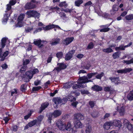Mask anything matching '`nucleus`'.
<instances>
[{
    "label": "nucleus",
    "instance_id": "nucleus-1",
    "mask_svg": "<svg viewBox=\"0 0 133 133\" xmlns=\"http://www.w3.org/2000/svg\"><path fill=\"white\" fill-rule=\"evenodd\" d=\"M97 74L98 72H97L90 73L87 74V77L85 76H84L82 77H79L78 79V81H82L78 82V83L79 84H82L92 82V81L91 80L89 79H90L93 76H94Z\"/></svg>",
    "mask_w": 133,
    "mask_h": 133
},
{
    "label": "nucleus",
    "instance_id": "nucleus-2",
    "mask_svg": "<svg viewBox=\"0 0 133 133\" xmlns=\"http://www.w3.org/2000/svg\"><path fill=\"white\" fill-rule=\"evenodd\" d=\"M68 5V4L66 3V1L61 2L58 5L60 7H63L65 8V9L61 8V11H63L66 13H69L70 14V15L71 16L75 14L76 12L74 9L72 8L69 9L68 8H66Z\"/></svg>",
    "mask_w": 133,
    "mask_h": 133
},
{
    "label": "nucleus",
    "instance_id": "nucleus-3",
    "mask_svg": "<svg viewBox=\"0 0 133 133\" xmlns=\"http://www.w3.org/2000/svg\"><path fill=\"white\" fill-rule=\"evenodd\" d=\"M38 3V2L37 1L31 0L30 2L26 4L24 7V9L25 10H29L36 8Z\"/></svg>",
    "mask_w": 133,
    "mask_h": 133
},
{
    "label": "nucleus",
    "instance_id": "nucleus-4",
    "mask_svg": "<svg viewBox=\"0 0 133 133\" xmlns=\"http://www.w3.org/2000/svg\"><path fill=\"white\" fill-rule=\"evenodd\" d=\"M26 14L28 16V18L32 17L37 18H39L40 15L39 13L34 10L28 11L26 12Z\"/></svg>",
    "mask_w": 133,
    "mask_h": 133
},
{
    "label": "nucleus",
    "instance_id": "nucleus-5",
    "mask_svg": "<svg viewBox=\"0 0 133 133\" xmlns=\"http://www.w3.org/2000/svg\"><path fill=\"white\" fill-rule=\"evenodd\" d=\"M33 75L31 71H28L25 72V74L22 76V79L25 82H28L33 77Z\"/></svg>",
    "mask_w": 133,
    "mask_h": 133
},
{
    "label": "nucleus",
    "instance_id": "nucleus-6",
    "mask_svg": "<svg viewBox=\"0 0 133 133\" xmlns=\"http://www.w3.org/2000/svg\"><path fill=\"white\" fill-rule=\"evenodd\" d=\"M124 125L125 127L129 130L133 131V125L131 124L127 119H125L123 122Z\"/></svg>",
    "mask_w": 133,
    "mask_h": 133
},
{
    "label": "nucleus",
    "instance_id": "nucleus-7",
    "mask_svg": "<svg viewBox=\"0 0 133 133\" xmlns=\"http://www.w3.org/2000/svg\"><path fill=\"white\" fill-rule=\"evenodd\" d=\"M57 65H58V66L55 68L54 70H56L58 72H59L62 70L65 69L67 67L66 64L63 63H58Z\"/></svg>",
    "mask_w": 133,
    "mask_h": 133
},
{
    "label": "nucleus",
    "instance_id": "nucleus-8",
    "mask_svg": "<svg viewBox=\"0 0 133 133\" xmlns=\"http://www.w3.org/2000/svg\"><path fill=\"white\" fill-rule=\"evenodd\" d=\"M49 105V103L47 102L42 103L41 105V107L38 110V113L39 114L41 113L44 110L47 108Z\"/></svg>",
    "mask_w": 133,
    "mask_h": 133
},
{
    "label": "nucleus",
    "instance_id": "nucleus-9",
    "mask_svg": "<svg viewBox=\"0 0 133 133\" xmlns=\"http://www.w3.org/2000/svg\"><path fill=\"white\" fill-rule=\"evenodd\" d=\"M75 52V50H71L69 51L65 55V60L66 61H68L70 60L73 56V55Z\"/></svg>",
    "mask_w": 133,
    "mask_h": 133
},
{
    "label": "nucleus",
    "instance_id": "nucleus-10",
    "mask_svg": "<svg viewBox=\"0 0 133 133\" xmlns=\"http://www.w3.org/2000/svg\"><path fill=\"white\" fill-rule=\"evenodd\" d=\"M24 15L22 14H21L18 18V22L16 24L17 26H19L21 27L23 26L22 21L24 18Z\"/></svg>",
    "mask_w": 133,
    "mask_h": 133
},
{
    "label": "nucleus",
    "instance_id": "nucleus-11",
    "mask_svg": "<svg viewBox=\"0 0 133 133\" xmlns=\"http://www.w3.org/2000/svg\"><path fill=\"white\" fill-rule=\"evenodd\" d=\"M84 117L83 115L81 113H77L74 115V121H80L84 119Z\"/></svg>",
    "mask_w": 133,
    "mask_h": 133
},
{
    "label": "nucleus",
    "instance_id": "nucleus-12",
    "mask_svg": "<svg viewBox=\"0 0 133 133\" xmlns=\"http://www.w3.org/2000/svg\"><path fill=\"white\" fill-rule=\"evenodd\" d=\"M37 123V120L36 119L32 121L29 122L24 128V129L26 130L28 129L29 127H31L35 125Z\"/></svg>",
    "mask_w": 133,
    "mask_h": 133
},
{
    "label": "nucleus",
    "instance_id": "nucleus-13",
    "mask_svg": "<svg viewBox=\"0 0 133 133\" xmlns=\"http://www.w3.org/2000/svg\"><path fill=\"white\" fill-rule=\"evenodd\" d=\"M74 39L73 37H67L63 41V43L65 45H67L72 42Z\"/></svg>",
    "mask_w": 133,
    "mask_h": 133
},
{
    "label": "nucleus",
    "instance_id": "nucleus-14",
    "mask_svg": "<svg viewBox=\"0 0 133 133\" xmlns=\"http://www.w3.org/2000/svg\"><path fill=\"white\" fill-rule=\"evenodd\" d=\"M60 28L58 25H55L53 24L48 25L46 26L45 27H42L43 29L45 31H48L50 29H51L53 28Z\"/></svg>",
    "mask_w": 133,
    "mask_h": 133
},
{
    "label": "nucleus",
    "instance_id": "nucleus-15",
    "mask_svg": "<svg viewBox=\"0 0 133 133\" xmlns=\"http://www.w3.org/2000/svg\"><path fill=\"white\" fill-rule=\"evenodd\" d=\"M56 125L60 130H65V125L61 120L58 121L56 123Z\"/></svg>",
    "mask_w": 133,
    "mask_h": 133
},
{
    "label": "nucleus",
    "instance_id": "nucleus-16",
    "mask_svg": "<svg viewBox=\"0 0 133 133\" xmlns=\"http://www.w3.org/2000/svg\"><path fill=\"white\" fill-rule=\"evenodd\" d=\"M112 123V125H114L116 127H117L119 128H120L122 126V123L121 121L117 120H115L113 121H111Z\"/></svg>",
    "mask_w": 133,
    "mask_h": 133
},
{
    "label": "nucleus",
    "instance_id": "nucleus-17",
    "mask_svg": "<svg viewBox=\"0 0 133 133\" xmlns=\"http://www.w3.org/2000/svg\"><path fill=\"white\" fill-rule=\"evenodd\" d=\"M91 89L92 90L96 91H101L103 89L102 87L97 85H94Z\"/></svg>",
    "mask_w": 133,
    "mask_h": 133
},
{
    "label": "nucleus",
    "instance_id": "nucleus-18",
    "mask_svg": "<svg viewBox=\"0 0 133 133\" xmlns=\"http://www.w3.org/2000/svg\"><path fill=\"white\" fill-rule=\"evenodd\" d=\"M111 121L107 122L104 124L103 127L104 129L106 130H109L111 126H112Z\"/></svg>",
    "mask_w": 133,
    "mask_h": 133
},
{
    "label": "nucleus",
    "instance_id": "nucleus-19",
    "mask_svg": "<svg viewBox=\"0 0 133 133\" xmlns=\"http://www.w3.org/2000/svg\"><path fill=\"white\" fill-rule=\"evenodd\" d=\"M42 41L39 39H37L35 41H34V43L36 45L38 46L39 48H42L44 46V45L43 44H41Z\"/></svg>",
    "mask_w": 133,
    "mask_h": 133
},
{
    "label": "nucleus",
    "instance_id": "nucleus-20",
    "mask_svg": "<svg viewBox=\"0 0 133 133\" xmlns=\"http://www.w3.org/2000/svg\"><path fill=\"white\" fill-rule=\"evenodd\" d=\"M75 127L76 128H82V124L80 121H74Z\"/></svg>",
    "mask_w": 133,
    "mask_h": 133
},
{
    "label": "nucleus",
    "instance_id": "nucleus-21",
    "mask_svg": "<svg viewBox=\"0 0 133 133\" xmlns=\"http://www.w3.org/2000/svg\"><path fill=\"white\" fill-rule=\"evenodd\" d=\"M52 101L56 104H58L62 103L61 98L58 97L54 98L52 99Z\"/></svg>",
    "mask_w": 133,
    "mask_h": 133
},
{
    "label": "nucleus",
    "instance_id": "nucleus-22",
    "mask_svg": "<svg viewBox=\"0 0 133 133\" xmlns=\"http://www.w3.org/2000/svg\"><path fill=\"white\" fill-rule=\"evenodd\" d=\"M128 99L130 101L133 100V90L131 91L127 96Z\"/></svg>",
    "mask_w": 133,
    "mask_h": 133
},
{
    "label": "nucleus",
    "instance_id": "nucleus-23",
    "mask_svg": "<svg viewBox=\"0 0 133 133\" xmlns=\"http://www.w3.org/2000/svg\"><path fill=\"white\" fill-rule=\"evenodd\" d=\"M121 54V52L119 51H117L113 53L112 55L113 58L114 59L118 58L120 57Z\"/></svg>",
    "mask_w": 133,
    "mask_h": 133
},
{
    "label": "nucleus",
    "instance_id": "nucleus-24",
    "mask_svg": "<svg viewBox=\"0 0 133 133\" xmlns=\"http://www.w3.org/2000/svg\"><path fill=\"white\" fill-rule=\"evenodd\" d=\"M6 39L5 37L2 38L1 40V45H0V47H1L2 48H3L5 46L6 43Z\"/></svg>",
    "mask_w": 133,
    "mask_h": 133
},
{
    "label": "nucleus",
    "instance_id": "nucleus-25",
    "mask_svg": "<svg viewBox=\"0 0 133 133\" xmlns=\"http://www.w3.org/2000/svg\"><path fill=\"white\" fill-rule=\"evenodd\" d=\"M118 7L117 5H114L112 7V10L110 11V13L111 14H114L115 13V12L118 10Z\"/></svg>",
    "mask_w": 133,
    "mask_h": 133
},
{
    "label": "nucleus",
    "instance_id": "nucleus-26",
    "mask_svg": "<svg viewBox=\"0 0 133 133\" xmlns=\"http://www.w3.org/2000/svg\"><path fill=\"white\" fill-rule=\"evenodd\" d=\"M54 115V117H57L58 116L60 115L61 114V112L59 110H56L52 113Z\"/></svg>",
    "mask_w": 133,
    "mask_h": 133
},
{
    "label": "nucleus",
    "instance_id": "nucleus-27",
    "mask_svg": "<svg viewBox=\"0 0 133 133\" xmlns=\"http://www.w3.org/2000/svg\"><path fill=\"white\" fill-rule=\"evenodd\" d=\"M109 79H110L112 82H114L115 84H118L117 82L118 81V77H112L109 78Z\"/></svg>",
    "mask_w": 133,
    "mask_h": 133
},
{
    "label": "nucleus",
    "instance_id": "nucleus-28",
    "mask_svg": "<svg viewBox=\"0 0 133 133\" xmlns=\"http://www.w3.org/2000/svg\"><path fill=\"white\" fill-rule=\"evenodd\" d=\"M82 81H79V82H81ZM78 82H79V81L77 82L78 84H75L73 85L72 88L74 89H77L78 88H79L81 87H82V88L83 87V85H82V84H79L78 83Z\"/></svg>",
    "mask_w": 133,
    "mask_h": 133
},
{
    "label": "nucleus",
    "instance_id": "nucleus-29",
    "mask_svg": "<svg viewBox=\"0 0 133 133\" xmlns=\"http://www.w3.org/2000/svg\"><path fill=\"white\" fill-rule=\"evenodd\" d=\"M92 131L91 127L89 124L86 127L85 130L86 133H90Z\"/></svg>",
    "mask_w": 133,
    "mask_h": 133
},
{
    "label": "nucleus",
    "instance_id": "nucleus-30",
    "mask_svg": "<svg viewBox=\"0 0 133 133\" xmlns=\"http://www.w3.org/2000/svg\"><path fill=\"white\" fill-rule=\"evenodd\" d=\"M83 2V0H76L75 1V4L76 6H79Z\"/></svg>",
    "mask_w": 133,
    "mask_h": 133
},
{
    "label": "nucleus",
    "instance_id": "nucleus-31",
    "mask_svg": "<svg viewBox=\"0 0 133 133\" xmlns=\"http://www.w3.org/2000/svg\"><path fill=\"white\" fill-rule=\"evenodd\" d=\"M26 84H22L20 88V90L22 92H25L26 90V87L25 86Z\"/></svg>",
    "mask_w": 133,
    "mask_h": 133
},
{
    "label": "nucleus",
    "instance_id": "nucleus-32",
    "mask_svg": "<svg viewBox=\"0 0 133 133\" xmlns=\"http://www.w3.org/2000/svg\"><path fill=\"white\" fill-rule=\"evenodd\" d=\"M125 18L127 20L129 21L133 19V14H131L125 16Z\"/></svg>",
    "mask_w": 133,
    "mask_h": 133
},
{
    "label": "nucleus",
    "instance_id": "nucleus-33",
    "mask_svg": "<svg viewBox=\"0 0 133 133\" xmlns=\"http://www.w3.org/2000/svg\"><path fill=\"white\" fill-rule=\"evenodd\" d=\"M60 40L59 38H57L56 39H55V41L52 42L51 44L52 45H56L59 43Z\"/></svg>",
    "mask_w": 133,
    "mask_h": 133
},
{
    "label": "nucleus",
    "instance_id": "nucleus-34",
    "mask_svg": "<svg viewBox=\"0 0 133 133\" xmlns=\"http://www.w3.org/2000/svg\"><path fill=\"white\" fill-rule=\"evenodd\" d=\"M71 123L68 122L66 126L65 125V129L66 130L70 131L71 129Z\"/></svg>",
    "mask_w": 133,
    "mask_h": 133
},
{
    "label": "nucleus",
    "instance_id": "nucleus-35",
    "mask_svg": "<svg viewBox=\"0 0 133 133\" xmlns=\"http://www.w3.org/2000/svg\"><path fill=\"white\" fill-rule=\"evenodd\" d=\"M103 51L104 52L107 53H111L113 51V50L110 47L103 49Z\"/></svg>",
    "mask_w": 133,
    "mask_h": 133
},
{
    "label": "nucleus",
    "instance_id": "nucleus-36",
    "mask_svg": "<svg viewBox=\"0 0 133 133\" xmlns=\"http://www.w3.org/2000/svg\"><path fill=\"white\" fill-rule=\"evenodd\" d=\"M123 62L124 63H126L127 65L133 64V58H131L129 60H123Z\"/></svg>",
    "mask_w": 133,
    "mask_h": 133
},
{
    "label": "nucleus",
    "instance_id": "nucleus-37",
    "mask_svg": "<svg viewBox=\"0 0 133 133\" xmlns=\"http://www.w3.org/2000/svg\"><path fill=\"white\" fill-rule=\"evenodd\" d=\"M56 56L58 58L60 59L62 58L63 56V53L61 52H58L56 54Z\"/></svg>",
    "mask_w": 133,
    "mask_h": 133
},
{
    "label": "nucleus",
    "instance_id": "nucleus-38",
    "mask_svg": "<svg viewBox=\"0 0 133 133\" xmlns=\"http://www.w3.org/2000/svg\"><path fill=\"white\" fill-rule=\"evenodd\" d=\"M104 74L103 72H101L100 74H98L96 75L95 76V78L97 79H101L102 77L104 75Z\"/></svg>",
    "mask_w": 133,
    "mask_h": 133
},
{
    "label": "nucleus",
    "instance_id": "nucleus-39",
    "mask_svg": "<svg viewBox=\"0 0 133 133\" xmlns=\"http://www.w3.org/2000/svg\"><path fill=\"white\" fill-rule=\"evenodd\" d=\"M27 67V66L23 65L20 69V72L21 73H24L26 70Z\"/></svg>",
    "mask_w": 133,
    "mask_h": 133
},
{
    "label": "nucleus",
    "instance_id": "nucleus-40",
    "mask_svg": "<svg viewBox=\"0 0 133 133\" xmlns=\"http://www.w3.org/2000/svg\"><path fill=\"white\" fill-rule=\"evenodd\" d=\"M8 15V14L7 13V12H6L5 15H4L3 18V20L4 22H7L8 19V17L7 16Z\"/></svg>",
    "mask_w": 133,
    "mask_h": 133
},
{
    "label": "nucleus",
    "instance_id": "nucleus-41",
    "mask_svg": "<svg viewBox=\"0 0 133 133\" xmlns=\"http://www.w3.org/2000/svg\"><path fill=\"white\" fill-rule=\"evenodd\" d=\"M94 46L93 43L92 42H90L87 46V49H92L93 48Z\"/></svg>",
    "mask_w": 133,
    "mask_h": 133
},
{
    "label": "nucleus",
    "instance_id": "nucleus-42",
    "mask_svg": "<svg viewBox=\"0 0 133 133\" xmlns=\"http://www.w3.org/2000/svg\"><path fill=\"white\" fill-rule=\"evenodd\" d=\"M32 113V112L31 110L30 111V112L28 115L24 116V119L26 120L28 119L31 116Z\"/></svg>",
    "mask_w": 133,
    "mask_h": 133
},
{
    "label": "nucleus",
    "instance_id": "nucleus-43",
    "mask_svg": "<svg viewBox=\"0 0 133 133\" xmlns=\"http://www.w3.org/2000/svg\"><path fill=\"white\" fill-rule=\"evenodd\" d=\"M33 29V28L32 27H28L25 29V33H28L31 32Z\"/></svg>",
    "mask_w": 133,
    "mask_h": 133
},
{
    "label": "nucleus",
    "instance_id": "nucleus-44",
    "mask_svg": "<svg viewBox=\"0 0 133 133\" xmlns=\"http://www.w3.org/2000/svg\"><path fill=\"white\" fill-rule=\"evenodd\" d=\"M81 92L82 95L86 94L87 95L90 94V93L88 90H82L81 91Z\"/></svg>",
    "mask_w": 133,
    "mask_h": 133
},
{
    "label": "nucleus",
    "instance_id": "nucleus-45",
    "mask_svg": "<svg viewBox=\"0 0 133 133\" xmlns=\"http://www.w3.org/2000/svg\"><path fill=\"white\" fill-rule=\"evenodd\" d=\"M68 99L69 101L71 102L75 101L76 100L75 97L71 96H68Z\"/></svg>",
    "mask_w": 133,
    "mask_h": 133
},
{
    "label": "nucleus",
    "instance_id": "nucleus-46",
    "mask_svg": "<svg viewBox=\"0 0 133 133\" xmlns=\"http://www.w3.org/2000/svg\"><path fill=\"white\" fill-rule=\"evenodd\" d=\"M115 49L116 51H117L118 50H125L124 46H120L119 47H116L115 48Z\"/></svg>",
    "mask_w": 133,
    "mask_h": 133
},
{
    "label": "nucleus",
    "instance_id": "nucleus-47",
    "mask_svg": "<svg viewBox=\"0 0 133 133\" xmlns=\"http://www.w3.org/2000/svg\"><path fill=\"white\" fill-rule=\"evenodd\" d=\"M110 30V28L107 27L101 29L100 30V31L101 32H106L109 31Z\"/></svg>",
    "mask_w": 133,
    "mask_h": 133
},
{
    "label": "nucleus",
    "instance_id": "nucleus-48",
    "mask_svg": "<svg viewBox=\"0 0 133 133\" xmlns=\"http://www.w3.org/2000/svg\"><path fill=\"white\" fill-rule=\"evenodd\" d=\"M42 88L41 86L33 87L32 89V91H38Z\"/></svg>",
    "mask_w": 133,
    "mask_h": 133
},
{
    "label": "nucleus",
    "instance_id": "nucleus-49",
    "mask_svg": "<svg viewBox=\"0 0 133 133\" xmlns=\"http://www.w3.org/2000/svg\"><path fill=\"white\" fill-rule=\"evenodd\" d=\"M54 116V115L52 113H49V115H48V119L49 121H50V122H51V121L52 120V117Z\"/></svg>",
    "mask_w": 133,
    "mask_h": 133
},
{
    "label": "nucleus",
    "instance_id": "nucleus-50",
    "mask_svg": "<svg viewBox=\"0 0 133 133\" xmlns=\"http://www.w3.org/2000/svg\"><path fill=\"white\" fill-rule=\"evenodd\" d=\"M132 70V69L131 68H125L124 69V73L126 74L128 72H129Z\"/></svg>",
    "mask_w": 133,
    "mask_h": 133
},
{
    "label": "nucleus",
    "instance_id": "nucleus-51",
    "mask_svg": "<svg viewBox=\"0 0 133 133\" xmlns=\"http://www.w3.org/2000/svg\"><path fill=\"white\" fill-rule=\"evenodd\" d=\"M31 71L33 75L36 73H37L39 72V71L37 69H34Z\"/></svg>",
    "mask_w": 133,
    "mask_h": 133
},
{
    "label": "nucleus",
    "instance_id": "nucleus-52",
    "mask_svg": "<svg viewBox=\"0 0 133 133\" xmlns=\"http://www.w3.org/2000/svg\"><path fill=\"white\" fill-rule=\"evenodd\" d=\"M30 61L29 59H26L25 61L23 62V65L26 66L30 62Z\"/></svg>",
    "mask_w": 133,
    "mask_h": 133
},
{
    "label": "nucleus",
    "instance_id": "nucleus-53",
    "mask_svg": "<svg viewBox=\"0 0 133 133\" xmlns=\"http://www.w3.org/2000/svg\"><path fill=\"white\" fill-rule=\"evenodd\" d=\"M70 86L69 84V83H65L63 84V88L64 89H68V88H70Z\"/></svg>",
    "mask_w": 133,
    "mask_h": 133
},
{
    "label": "nucleus",
    "instance_id": "nucleus-54",
    "mask_svg": "<svg viewBox=\"0 0 133 133\" xmlns=\"http://www.w3.org/2000/svg\"><path fill=\"white\" fill-rule=\"evenodd\" d=\"M103 16L105 18H109L110 17V15L109 14L105 12L103 14Z\"/></svg>",
    "mask_w": 133,
    "mask_h": 133
},
{
    "label": "nucleus",
    "instance_id": "nucleus-55",
    "mask_svg": "<svg viewBox=\"0 0 133 133\" xmlns=\"http://www.w3.org/2000/svg\"><path fill=\"white\" fill-rule=\"evenodd\" d=\"M42 29L41 28H38L36 29L35 31L33 32V34H35L37 33L38 32L41 31L42 30Z\"/></svg>",
    "mask_w": 133,
    "mask_h": 133
},
{
    "label": "nucleus",
    "instance_id": "nucleus-56",
    "mask_svg": "<svg viewBox=\"0 0 133 133\" xmlns=\"http://www.w3.org/2000/svg\"><path fill=\"white\" fill-rule=\"evenodd\" d=\"M89 104L91 107L92 108L94 106L95 102L93 101H90L89 102Z\"/></svg>",
    "mask_w": 133,
    "mask_h": 133
},
{
    "label": "nucleus",
    "instance_id": "nucleus-57",
    "mask_svg": "<svg viewBox=\"0 0 133 133\" xmlns=\"http://www.w3.org/2000/svg\"><path fill=\"white\" fill-rule=\"evenodd\" d=\"M91 66V65L90 64H88L87 65L83 66V69H85L88 70Z\"/></svg>",
    "mask_w": 133,
    "mask_h": 133
},
{
    "label": "nucleus",
    "instance_id": "nucleus-58",
    "mask_svg": "<svg viewBox=\"0 0 133 133\" xmlns=\"http://www.w3.org/2000/svg\"><path fill=\"white\" fill-rule=\"evenodd\" d=\"M3 69H6L8 68V65L6 63L2 64L1 66Z\"/></svg>",
    "mask_w": 133,
    "mask_h": 133
},
{
    "label": "nucleus",
    "instance_id": "nucleus-59",
    "mask_svg": "<svg viewBox=\"0 0 133 133\" xmlns=\"http://www.w3.org/2000/svg\"><path fill=\"white\" fill-rule=\"evenodd\" d=\"M3 119L5 121V124H7L8 121L10 120L9 118L7 117H4V118Z\"/></svg>",
    "mask_w": 133,
    "mask_h": 133
},
{
    "label": "nucleus",
    "instance_id": "nucleus-60",
    "mask_svg": "<svg viewBox=\"0 0 133 133\" xmlns=\"http://www.w3.org/2000/svg\"><path fill=\"white\" fill-rule=\"evenodd\" d=\"M62 103L63 104H65L68 100H69L68 98H64L62 99H61Z\"/></svg>",
    "mask_w": 133,
    "mask_h": 133
},
{
    "label": "nucleus",
    "instance_id": "nucleus-61",
    "mask_svg": "<svg viewBox=\"0 0 133 133\" xmlns=\"http://www.w3.org/2000/svg\"><path fill=\"white\" fill-rule=\"evenodd\" d=\"M78 103L77 101L71 103V105L74 107L76 108L77 105Z\"/></svg>",
    "mask_w": 133,
    "mask_h": 133
},
{
    "label": "nucleus",
    "instance_id": "nucleus-62",
    "mask_svg": "<svg viewBox=\"0 0 133 133\" xmlns=\"http://www.w3.org/2000/svg\"><path fill=\"white\" fill-rule=\"evenodd\" d=\"M61 17L66 18V14L64 12H60Z\"/></svg>",
    "mask_w": 133,
    "mask_h": 133
},
{
    "label": "nucleus",
    "instance_id": "nucleus-63",
    "mask_svg": "<svg viewBox=\"0 0 133 133\" xmlns=\"http://www.w3.org/2000/svg\"><path fill=\"white\" fill-rule=\"evenodd\" d=\"M13 129L12 131L14 132H16L18 130V126L16 125H15L12 127Z\"/></svg>",
    "mask_w": 133,
    "mask_h": 133
},
{
    "label": "nucleus",
    "instance_id": "nucleus-64",
    "mask_svg": "<svg viewBox=\"0 0 133 133\" xmlns=\"http://www.w3.org/2000/svg\"><path fill=\"white\" fill-rule=\"evenodd\" d=\"M16 1L14 0L10 1L9 2V4L11 5V6H13L16 3Z\"/></svg>",
    "mask_w": 133,
    "mask_h": 133
}]
</instances>
